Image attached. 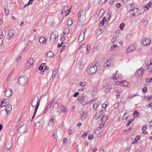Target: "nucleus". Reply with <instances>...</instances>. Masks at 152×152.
Wrapping results in <instances>:
<instances>
[{
    "instance_id": "nucleus-1",
    "label": "nucleus",
    "mask_w": 152,
    "mask_h": 152,
    "mask_svg": "<svg viewBox=\"0 0 152 152\" xmlns=\"http://www.w3.org/2000/svg\"><path fill=\"white\" fill-rule=\"evenodd\" d=\"M38 99V96H35L32 102L31 106L33 108H34V107H35V111L34 113V115L32 118V120L33 119V118L34 117L36 113L39 105L40 99Z\"/></svg>"
},
{
    "instance_id": "nucleus-2",
    "label": "nucleus",
    "mask_w": 152,
    "mask_h": 152,
    "mask_svg": "<svg viewBox=\"0 0 152 152\" xmlns=\"http://www.w3.org/2000/svg\"><path fill=\"white\" fill-rule=\"evenodd\" d=\"M86 12L82 10L78 13L79 20L80 22H84L86 19Z\"/></svg>"
},
{
    "instance_id": "nucleus-3",
    "label": "nucleus",
    "mask_w": 152,
    "mask_h": 152,
    "mask_svg": "<svg viewBox=\"0 0 152 152\" xmlns=\"http://www.w3.org/2000/svg\"><path fill=\"white\" fill-rule=\"evenodd\" d=\"M18 83L20 86H23L27 83V77L25 76L20 77L18 80Z\"/></svg>"
},
{
    "instance_id": "nucleus-4",
    "label": "nucleus",
    "mask_w": 152,
    "mask_h": 152,
    "mask_svg": "<svg viewBox=\"0 0 152 152\" xmlns=\"http://www.w3.org/2000/svg\"><path fill=\"white\" fill-rule=\"evenodd\" d=\"M97 70V67L96 64L92 65L87 70L88 73L89 75L94 74Z\"/></svg>"
},
{
    "instance_id": "nucleus-5",
    "label": "nucleus",
    "mask_w": 152,
    "mask_h": 152,
    "mask_svg": "<svg viewBox=\"0 0 152 152\" xmlns=\"http://www.w3.org/2000/svg\"><path fill=\"white\" fill-rule=\"evenodd\" d=\"M58 36V34L56 32H54L50 35V42L52 43H54L55 42L56 39Z\"/></svg>"
},
{
    "instance_id": "nucleus-6",
    "label": "nucleus",
    "mask_w": 152,
    "mask_h": 152,
    "mask_svg": "<svg viewBox=\"0 0 152 152\" xmlns=\"http://www.w3.org/2000/svg\"><path fill=\"white\" fill-rule=\"evenodd\" d=\"M144 72L143 69L142 68H141L136 72L135 73V76L137 78L141 79L142 77Z\"/></svg>"
},
{
    "instance_id": "nucleus-7",
    "label": "nucleus",
    "mask_w": 152,
    "mask_h": 152,
    "mask_svg": "<svg viewBox=\"0 0 152 152\" xmlns=\"http://www.w3.org/2000/svg\"><path fill=\"white\" fill-rule=\"evenodd\" d=\"M27 126L25 124H23L18 128V130L20 133H24L27 131Z\"/></svg>"
},
{
    "instance_id": "nucleus-8",
    "label": "nucleus",
    "mask_w": 152,
    "mask_h": 152,
    "mask_svg": "<svg viewBox=\"0 0 152 152\" xmlns=\"http://www.w3.org/2000/svg\"><path fill=\"white\" fill-rule=\"evenodd\" d=\"M151 42V39L147 38H143L142 40V45L144 46H147Z\"/></svg>"
},
{
    "instance_id": "nucleus-9",
    "label": "nucleus",
    "mask_w": 152,
    "mask_h": 152,
    "mask_svg": "<svg viewBox=\"0 0 152 152\" xmlns=\"http://www.w3.org/2000/svg\"><path fill=\"white\" fill-rule=\"evenodd\" d=\"M86 32V30L85 29L83 32H81L78 38V41L79 42H81L84 39V36Z\"/></svg>"
},
{
    "instance_id": "nucleus-10",
    "label": "nucleus",
    "mask_w": 152,
    "mask_h": 152,
    "mask_svg": "<svg viewBox=\"0 0 152 152\" xmlns=\"http://www.w3.org/2000/svg\"><path fill=\"white\" fill-rule=\"evenodd\" d=\"M133 12V13L132 14V15L133 16H138L140 15L141 14V12L140 10L137 8H134L133 10H132Z\"/></svg>"
},
{
    "instance_id": "nucleus-11",
    "label": "nucleus",
    "mask_w": 152,
    "mask_h": 152,
    "mask_svg": "<svg viewBox=\"0 0 152 152\" xmlns=\"http://www.w3.org/2000/svg\"><path fill=\"white\" fill-rule=\"evenodd\" d=\"M12 90L11 88H8L5 91V94L6 97H9L12 94Z\"/></svg>"
},
{
    "instance_id": "nucleus-12",
    "label": "nucleus",
    "mask_w": 152,
    "mask_h": 152,
    "mask_svg": "<svg viewBox=\"0 0 152 152\" xmlns=\"http://www.w3.org/2000/svg\"><path fill=\"white\" fill-rule=\"evenodd\" d=\"M135 49L134 45H131L127 48L126 51L127 53H129L134 51Z\"/></svg>"
},
{
    "instance_id": "nucleus-13",
    "label": "nucleus",
    "mask_w": 152,
    "mask_h": 152,
    "mask_svg": "<svg viewBox=\"0 0 152 152\" xmlns=\"http://www.w3.org/2000/svg\"><path fill=\"white\" fill-rule=\"evenodd\" d=\"M65 30H67V32H64L61 34V37L60 38V40L61 41H64L65 40V38L64 37V34H67L69 32V29L68 28H66Z\"/></svg>"
},
{
    "instance_id": "nucleus-14",
    "label": "nucleus",
    "mask_w": 152,
    "mask_h": 152,
    "mask_svg": "<svg viewBox=\"0 0 152 152\" xmlns=\"http://www.w3.org/2000/svg\"><path fill=\"white\" fill-rule=\"evenodd\" d=\"M133 4H128L126 5V7L128 11L130 12L131 11H132V10L134 9L133 7Z\"/></svg>"
},
{
    "instance_id": "nucleus-15",
    "label": "nucleus",
    "mask_w": 152,
    "mask_h": 152,
    "mask_svg": "<svg viewBox=\"0 0 152 152\" xmlns=\"http://www.w3.org/2000/svg\"><path fill=\"white\" fill-rule=\"evenodd\" d=\"M111 59H109L107 60L104 64V67H107L110 66L111 65Z\"/></svg>"
},
{
    "instance_id": "nucleus-16",
    "label": "nucleus",
    "mask_w": 152,
    "mask_h": 152,
    "mask_svg": "<svg viewBox=\"0 0 152 152\" xmlns=\"http://www.w3.org/2000/svg\"><path fill=\"white\" fill-rule=\"evenodd\" d=\"M34 63V60L33 58H30L27 61L26 65L27 66H29L31 65H32Z\"/></svg>"
},
{
    "instance_id": "nucleus-17",
    "label": "nucleus",
    "mask_w": 152,
    "mask_h": 152,
    "mask_svg": "<svg viewBox=\"0 0 152 152\" xmlns=\"http://www.w3.org/2000/svg\"><path fill=\"white\" fill-rule=\"evenodd\" d=\"M85 97V96L84 94H82L79 96L78 97V100L80 101V103L81 102H84L86 101Z\"/></svg>"
},
{
    "instance_id": "nucleus-18",
    "label": "nucleus",
    "mask_w": 152,
    "mask_h": 152,
    "mask_svg": "<svg viewBox=\"0 0 152 152\" xmlns=\"http://www.w3.org/2000/svg\"><path fill=\"white\" fill-rule=\"evenodd\" d=\"M12 110V106L10 105H7L5 108V110L7 114Z\"/></svg>"
},
{
    "instance_id": "nucleus-19",
    "label": "nucleus",
    "mask_w": 152,
    "mask_h": 152,
    "mask_svg": "<svg viewBox=\"0 0 152 152\" xmlns=\"http://www.w3.org/2000/svg\"><path fill=\"white\" fill-rule=\"evenodd\" d=\"M28 35L27 34L26 32H24L23 34L21 40L22 42H23L28 37Z\"/></svg>"
},
{
    "instance_id": "nucleus-20",
    "label": "nucleus",
    "mask_w": 152,
    "mask_h": 152,
    "mask_svg": "<svg viewBox=\"0 0 152 152\" xmlns=\"http://www.w3.org/2000/svg\"><path fill=\"white\" fill-rule=\"evenodd\" d=\"M12 143L11 142H7L5 145L6 148L7 150L10 149L12 147Z\"/></svg>"
},
{
    "instance_id": "nucleus-21",
    "label": "nucleus",
    "mask_w": 152,
    "mask_h": 152,
    "mask_svg": "<svg viewBox=\"0 0 152 152\" xmlns=\"http://www.w3.org/2000/svg\"><path fill=\"white\" fill-rule=\"evenodd\" d=\"M100 103L99 102H97V103H95L93 106V108L95 111H96L98 109V107Z\"/></svg>"
},
{
    "instance_id": "nucleus-22",
    "label": "nucleus",
    "mask_w": 152,
    "mask_h": 152,
    "mask_svg": "<svg viewBox=\"0 0 152 152\" xmlns=\"http://www.w3.org/2000/svg\"><path fill=\"white\" fill-rule=\"evenodd\" d=\"M8 36L9 39H12L14 36V32L12 31H10L8 32Z\"/></svg>"
},
{
    "instance_id": "nucleus-23",
    "label": "nucleus",
    "mask_w": 152,
    "mask_h": 152,
    "mask_svg": "<svg viewBox=\"0 0 152 152\" xmlns=\"http://www.w3.org/2000/svg\"><path fill=\"white\" fill-rule=\"evenodd\" d=\"M54 55L53 53L51 51L48 52L47 54V56L50 58H52Z\"/></svg>"
},
{
    "instance_id": "nucleus-24",
    "label": "nucleus",
    "mask_w": 152,
    "mask_h": 152,
    "mask_svg": "<svg viewBox=\"0 0 152 152\" xmlns=\"http://www.w3.org/2000/svg\"><path fill=\"white\" fill-rule=\"evenodd\" d=\"M133 115L134 116L133 118H134V119L135 118H137L139 117V113L137 110H135L134 111Z\"/></svg>"
},
{
    "instance_id": "nucleus-25",
    "label": "nucleus",
    "mask_w": 152,
    "mask_h": 152,
    "mask_svg": "<svg viewBox=\"0 0 152 152\" xmlns=\"http://www.w3.org/2000/svg\"><path fill=\"white\" fill-rule=\"evenodd\" d=\"M46 41V39L44 37H41L39 39V42L41 43H44Z\"/></svg>"
},
{
    "instance_id": "nucleus-26",
    "label": "nucleus",
    "mask_w": 152,
    "mask_h": 152,
    "mask_svg": "<svg viewBox=\"0 0 152 152\" xmlns=\"http://www.w3.org/2000/svg\"><path fill=\"white\" fill-rule=\"evenodd\" d=\"M108 118V116L107 115H104L101 118V121L102 122L105 123L107 121Z\"/></svg>"
},
{
    "instance_id": "nucleus-27",
    "label": "nucleus",
    "mask_w": 152,
    "mask_h": 152,
    "mask_svg": "<svg viewBox=\"0 0 152 152\" xmlns=\"http://www.w3.org/2000/svg\"><path fill=\"white\" fill-rule=\"evenodd\" d=\"M140 136L139 135L137 136V137H136L135 138L134 141L132 142V144H134L137 143L138 140L140 139Z\"/></svg>"
},
{
    "instance_id": "nucleus-28",
    "label": "nucleus",
    "mask_w": 152,
    "mask_h": 152,
    "mask_svg": "<svg viewBox=\"0 0 152 152\" xmlns=\"http://www.w3.org/2000/svg\"><path fill=\"white\" fill-rule=\"evenodd\" d=\"M68 9V7L67 6H66L63 8L61 14H63L64 12H65L66 14V12Z\"/></svg>"
},
{
    "instance_id": "nucleus-29",
    "label": "nucleus",
    "mask_w": 152,
    "mask_h": 152,
    "mask_svg": "<svg viewBox=\"0 0 152 152\" xmlns=\"http://www.w3.org/2000/svg\"><path fill=\"white\" fill-rule=\"evenodd\" d=\"M57 129H55L53 130V136L56 139L57 137Z\"/></svg>"
},
{
    "instance_id": "nucleus-30",
    "label": "nucleus",
    "mask_w": 152,
    "mask_h": 152,
    "mask_svg": "<svg viewBox=\"0 0 152 152\" xmlns=\"http://www.w3.org/2000/svg\"><path fill=\"white\" fill-rule=\"evenodd\" d=\"M60 108L61 109L62 112H66L67 110V109L65 107H63V105H61L60 106Z\"/></svg>"
},
{
    "instance_id": "nucleus-31",
    "label": "nucleus",
    "mask_w": 152,
    "mask_h": 152,
    "mask_svg": "<svg viewBox=\"0 0 152 152\" xmlns=\"http://www.w3.org/2000/svg\"><path fill=\"white\" fill-rule=\"evenodd\" d=\"M129 115V114L127 112H125L124 115H123L122 119H126V118H128Z\"/></svg>"
},
{
    "instance_id": "nucleus-32",
    "label": "nucleus",
    "mask_w": 152,
    "mask_h": 152,
    "mask_svg": "<svg viewBox=\"0 0 152 152\" xmlns=\"http://www.w3.org/2000/svg\"><path fill=\"white\" fill-rule=\"evenodd\" d=\"M118 47L117 45L116 44H114L112 45L110 47V50H114L116 49V48Z\"/></svg>"
},
{
    "instance_id": "nucleus-33",
    "label": "nucleus",
    "mask_w": 152,
    "mask_h": 152,
    "mask_svg": "<svg viewBox=\"0 0 152 152\" xmlns=\"http://www.w3.org/2000/svg\"><path fill=\"white\" fill-rule=\"evenodd\" d=\"M72 24V20L71 18H69L67 21V24L68 25L70 26Z\"/></svg>"
},
{
    "instance_id": "nucleus-34",
    "label": "nucleus",
    "mask_w": 152,
    "mask_h": 152,
    "mask_svg": "<svg viewBox=\"0 0 152 152\" xmlns=\"http://www.w3.org/2000/svg\"><path fill=\"white\" fill-rule=\"evenodd\" d=\"M106 20V19L105 17H104L102 20L100 22L99 24L102 25V26L104 25V22Z\"/></svg>"
},
{
    "instance_id": "nucleus-35",
    "label": "nucleus",
    "mask_w": 152,
    "mask_h": 152,
    "mask_svg": "<svg viewBox=\"0 0 152 152\" xmlns=\"http://www.w3.org/2000/svg\"><path fill=\"white\" fill-rule=\"evenodd\" d=\"M134 120V118H132L129 120L126 124V126H127L128 127L129 124H130Z\"/></svg>"
},
{
    "instance_id": "nucleus-36",
    "label": "nucleus",
    "mask_w": 152,
    "mask_h": 152,
    "mask_svg": "<svg viewBox=\"0 0 152 152\" xmlns=\"http://www.w3.org/2000/svg\"><path fill=\"white\" fill-rule=\"evenodd\" d=\"M59 105V103L58 102H57L55 104H53V108H55V109L57 108L58 107Z\"/></svg>"
},
{
    "instance_id": "nucleus-37",
    "label": "nucleus",
    "mask_w": 152,
    "mask_h": 152,
    "mask_svg": "<svg viewBox=\"0 0 152 152\" xmlns=\"http://www.w3.org/2000/svg\"><path fill=\"white\" fill-rule=\"evenodd\" d=\"M125 25V24L124 23H121L120 24V25L119 26V28H120V29L121 30H123V29H124V26Z\"/></svg>"
},
{
    "instance_id": "nucleus-38",
    "label": "nucleus",
    "mask_w": 152,
    "mask_h": 152,
    "mask_svg": "<svg viewBox=\"0 0 152 152\" xmlns=\"http://www.w3.org/2000/svg\"><path fill=\"white\" fill-rule=\"evenodd\" d=\"M119 75L117 74V72L114 75H113V79L114 80H116L118 79V78Z\"/></svg>"
},
{
    "instance_id": "nucleus-39",
    "label": "nucleus",
    "mask_w": 152,
    "mask_h": 152,
    "mask_svg": "<svg viewBox=\"0 0 152 152\" xmlns=\"http://www.w3.org/2000/svg\"><path fill=\"white\" fill-rule=\"evenodd\" d=\"M104 13V10L103 9H102L100 10L99 12V14L101 16H102L103 15V14Z\"/></svg>"
},
{
    "instance_id": "nucleus-40",
    "label": "nucleus",
    "mask_w": 152,
    "mask_h": 152,
    "mask_svg": "<svg viewBox=\"0 0 152 152\" xmlns=\"http://www.w3.org/2000/svg\"><path fill=\"white\" fill-rule=\"evenodd\" d=\"M45 63H42L39 68V69L40 70H41L43 69V67L45 65Z\"/></svg>"
},
{
    "instance_id": "nucleus-41",
    "label": "nucleus",
    "mask_w": 152,
    "mask_h": 152,
    "mask_svg": "<svg viewBox=\"0 0 152 152\" xmlns=\"http://www.w3.org/2000/svg\"><path fill=\"white\" fill-rule=\"evenodd\" d=\"M91 46L90 45H87L86 47V49L87 50V53H89V50L90 49Z\"/></svg>"
},
{
    "instance_id": "nucleus-42",
    "label": "nucleus",
    "mask_w": 152,
    "mask_h": 152,
    "mask_svg": "<svg viewBox=\"0 0 152 152\" xmlns=\"http://www.w3.org/2000/svg\"><path fill=\"white\" fill-rule=\"evenodd\" d=\"M142 92L143 93H145L147 92V88L146 87H144L142 88Z\"/></svg>"
},
{
    "instance_id": "nucleus-43",
    "label": "nucleus",
    "mask_w": 152,
    "mask_h": 152,
    "mask_svg": "<svg viewBox=\"0 0 152 152\" xmlns=\"http://www.w3.org/2000/svg\"><path fill=\"white\" fill-rule=\"evenodd\" d=\"M121 83H123V85L125 86H128V83L126 81H121Z\"/></svg>"
},
{
    "instance_id": "nucleus-44",
    "label": "nucleus",
    "mask_w": 152,
    "mask_h": 152,
    "mask_svg": "<svg viewBox=\"0 0 152 152\" xmlns=\"http://www.w3.org/2000/svg\"><path fill=\"white\" fill-rule=\"evenodd\" d=\"M94 137V135L92 134H89L88 136V138L89 140H92Z\"/></svg>"
},
{
    "instance_id": "nucleus-45",
    "label": "nucleus",
    "mask_w": 152,
    "mask_h": 152,
    "mask_svg": "<svg viewBox=\"0 0 152 152\" xmlns=\"http://www.w3.org/2000/svg\"><path fill=\"white\" fill-rule=\"evenodd\" d=\"M101 116V114L96 113L94 116L95 118L96 119H98Z\"/></svg>"
},
{
    "instance_id": "nucleus-46",
    "label": "nucleus",
    "mask_w": 152,
    "mask_h": 152,
    "mask_svg": "<svg viewBox=\"0 0 152 152\" xmlns=\"http://www.w3.org/2000/svg\"><path fill=\"white\" fill-rule=\"evenodd\" d=\"M6 100L5 99L4 100ZM2 103V105H0V107H4L5 106V103H4V101L2 100L1 101V102H0V104H1V103Z\"/></svg>"
},
{
    "instance_id": "nucleus-47",
    "label": "nucleus",
    "mask_w": 152,
    "mask_h": 152,
    "mask_svg": "<svg viewBox=\"0 0 152 152\" xmlns=\"http://www.w3.org/2000/svg\"><path fill=\"white\" fill-rule=\"evenodd\" d=\"M97 99V98H95L94 99H92L91 100L89 101L88 102H86V104H89L91 103V102L94 101L95 102L96 101V100Z\"/></svg>"
},
{
    "instance_id": "nucleus-48",
    "label": "nucleus",
    "mask_w": 152,
    "mask_h": 152,
    "mask_svg": "<svg viewBox=\"0 0 152 152\" xmlns=\"http://www.w3.org/2000/svg\"><path fill=\"white\" fill-rule=\"evenodd\" d=\"M4 9L5 14L6 15H8L9 14V11L7 10L5 8H4Z\"/></svg>"
},
{
    "instance_id": "nucleus-49",
    "label": "nucleus",
    "mask_w": 152,
    "mask_h": 152,
    "mask_svg": "<svg viewBox=\"0 0 152 152\" xmlns=\"http://www.w3.org/2000/svg\"><path fill=\"white\" fill-rule=\"evenodd\" d=\"M54 120V119L53 118H51L50 119L48 124L50 125H51L53 123Z\"/></svg>"
},
{
    "instance_id": "nucleus-50",
    "label": "nucleus",
    "mask_w": 152,
    "mask_h": 152,
    "mask_svg": "<svg viewBox=\"0 0 152 152\" xmlns=\"http://www.w3.org/2000/svg\"><path fill=\"white\" fill-rule=\"evenodd\" d=\"M55 100V99L54 98L52 99L51 101L49 103V104L51 106L52 104L53 103Z\"/></svg>"
},
{
    "instance_id": "nucleus-51",
    "label": "nucleus",
    "mask_w": 152,
    "mask_h": 152,
    "mask_svg": "<svg viewBox=\"0 0 152 152\" xmlns=\"http://www.w3.org/2000/svg\"><path fill=\"white\" fill-rule=\"evenodd\" d=\"M117 37H114L111 40V42L112 43H113L115 42V41L116 40Z\"/></svg>"
},
{
    "instance_id": "nucleus-52",
    "label": "nucleus",
    "mask_w": 152,
    "mask_h": 152,
    "mask_svg": "<svg viewBox=\"0 0 152 152\" xmlns=\"http://www.w3.org/2000/svg\"><path fill=\"white\" fill-rule=\"evenodd\" d=\"M119 103H116L114 105V107L115 108H117L119 106Z\"/></svg>"
},
{
    "instance_id": "nucleus-53",
    "label": "nucleus",
    "mask_w": 152,
    "mask_h": 152,
    "mask_svg": "<svg viewBox=\"0 0 152 152\" xmlns=\"http://www.w3.org/2000/svg\"><path fill=\"white\" fill-rule=\"evenodd\" d=\"M147 127V125H144L142 128V130H143V131H145Z\"/></svg>"
},
{
    "instance_id": "nucleus-54",
    "label": "nucleus",
    "mask_w": 152,
    "mask_h": 152,
    "mask_svg": "<svg viewBox=\"0 0 152 152\" xmlns=\"http://www.w3.org/2000/svg\"><path fill=\"white\" fill-rule=\"evenodd\" d=\"M152 78H146V81L147 83H150L152 81Z\"/></svg>"
},
{
    "instance_id": "nucleus-55",
    "label": "nucleus",
    "mask_w": 152,
    "mask_h": 152,
    "mask_svg": "<svg viewBox=\"0 0 152 152\" xmlns=\"http://www.w3.org/2000/svg\"><path fill=\"white\" fill-rule=\"evenodd\" d=\"M36 126L39 129L40 126V123L39 122H37L36 123Z\"/></svg>"
},
{
    "instance_id": "nucleus-56",
    "label": "nucleus",
    "mask_w": 152,
    "mask_h": 152,
    "mask_svg": "<svg viewBox=\"0 0 152 152\" xmlns=\"http://www.w3.org/2000/svg\"><path fill=\"white\" fill-rule=\"evenodd\" d=\"M86 117V114L85 113H83L81 119H85Z\"/></svg>"
},
{
    "instance_id": "nucleus-57",
    "label": "nucleus",
    "mask_w": 152,
    "mask_h": 152,
    "mask_svg": "<svg viewBox=\"0 0 152 152\" xmlns=\"http://www.w3.org/2000/svg\"><path fill=\"white\" fill-rule=\"evenodd\" d=\"M3 40V39L1 38H0V49L2 46Z\"/></svg>"
},
{
    "instance_id": "nucleus-58",
    "label": "nucleus",
    "mask_w": 152,
    "mask_h": 152,
    "mask_svg": "<svg viewBox=\"0 0 152 152\" xmlns=\"http://www.w3.org/2000/svg\"><path fill=\"white\" fill-rule=\"evenodd\" d=\"M79 84L82 87L85 86L86 85L85 83H82L81 82H80L79 83Z\"/></svg>"
},
{
    "instance_id": "nucleus-59",
    "label": "nucleus",
    "mask_w": 152,
    "mask_h": 152,
    "mask_svg": "<svg viewBox=\"0 0 152 152\" xmlns=\"http://www.w3.org/2000/svg\"><path fill=\"white\" fill-rule=\"evenodd\" d=\"M105 123L102 122L99 125V127L100 129H102V127L104 126Z\"/></svg>"
},
{
    "instance_id": "nucleus-60",
    "label": "nucleus",
    "mask_w": 152,
    "mask_h": 152,
    "mask_svg": "<svg viewBox=\"0 0 152 152\" xmlns=\"http://www.w3.org/2000/svg\"><path fill=\"white\" fill-rule=\"evenodd\" d=\"M56 71H54L53 72V75H52V77L54 78L56 75Z\"/></svg>"
},
{
    "instance_id": "nucleus-61",
    "label": "nucleus",
    "mask_w": 152,
    "mask_h": 152,
    "mask_svg": "<svg viewBox=\"0 0 152 152\" xmlns=\"http://www.w3.org/2000/svg\"><path fill=\"white\" fill-rule=\"evenodd\" d=\"M151 7L150 5H149V4H148L147 5H145L144 7L145 8H147V10H148L149 9V7Z\"/></svg>"
},
{
    "instance_id": "nucleus-62",
    "label": "nucleus",
    "mask_w": 152,
    "mask_h": 152,
    "mask_svg": "<svg viewBox=\"0 0 152 152\" xmlns=\"http://www.w3.org/2000/svg\"><path fill=\"white\" fill-rule=\"evenodd\" d=\"M51 107V106H50V105H49V104H48V106L47 107H46V109L45 113L47 111V110H48V109H50Z\"/></svg>"
},
{
    "instance_id": "nucleus-63",
    "label": "nucleus",
    "mask_w": 152,
    "mask_h": 152,
    "mask_svg": "<svg viewBox=\"0 0 152 152\" xmlns=\"http://www.w3.org/2000/svg\"><path fill=\"white\" fill-rule=\"evenodd\" d=\"M88 134V132H84L83 134L82 135V137H86L87 135Z\"/></svg>"
},
{
    "instance_id": "nucleus-64",
    "label": "nucleus",
    "mask_w": 152,
    "mask_h": 152,
    "mask_svg": "<svg viewBox=\"0 0 152 152\" xmlns=\"http://www.w3.org/2000/svg\"><path fill=\"white\" fill-rule=\"evenodd\" d=\"M21 58V57L19 56L16 60V61L18 62Z\"/></svg>"
}]
</instances>
